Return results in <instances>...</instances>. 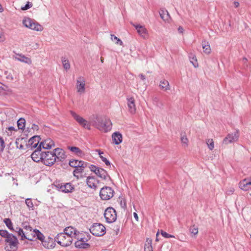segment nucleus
<instances>
[{
  "label": "nucleus",
  "instance_id": "1",
  "mask_svg": "<svg viewBox=\"0 0 251 251\" xmlns=\"http://www.w3.org/2000/svg\"><path fill=\"white\" fill-rule=\"evenodd\" d=\"M74 238L77 240L75 243V246L78 249H87L90 248V245L86 242L90 239L89 233L80 232L77 231L75 232Z\"/></svg>",
  "mask_w": 251,
  "mask_h": 251
},
{
  "label": "nucleus",
  "instance_id": "2",
  "mask_svg": "<svg viewBox=\"0 0 251 251\" xmlns=\"http://www.w3.org/2000/svg\"><path fill=\"white\" fill-rule=\"evenodd\" d=\"M95 126L100 130L106 132L111 129L112 123L108 118H98L97 119Z\"/></svg>",
  "mask_w": 251,
  "mask_h": 251
},
{
  "label": "nucleus",
  "instance_id": "3",
  "mask_svg": "<svg viewBox=\"0 0 251 251\" xmlns=\"http://www.w3.org/2000/svg\"><path fill=\"white\" fill-rule=\"evenodd\" d=\"M56 242L62 247L69 246L73 242V237L66 236L64 233L58 234L54 238Z\"/></svg>",
  "mask_w": 251,
  "mask_h": 251
},
{
  "label": "nucleus",
  "instance_id": "4",
  "mask_svg": "<svg viewBox=\"0 0 251 251\" xmlns=\"http://www.w3.org/2000/svg\"><path fill=\"white\" fill-rule=\"evenodd\" d=\"M23 25L27 28L37 31L43 30V27L34 20L29 18H25L23 20Z\"/></svg>",
  "mask_w": 251,
  "mask_h": 251
},
{
  "label": "nucleus",
  "instance_id": "5",
  "mask_svg": "<svg viewBox=\"0 0 251 251\" xmlns=\"http://www.w3.org/2000/svg\"><path fill=\"white\" fill-rule=\"evenodd\" d=\"M105 226L100 223H94L90 228V232L96 236H101L105 233Z\"/></svg>",
  "mask_w": 251,
  "mask_h": 251
},
{
  "label": "nucleus",
  "instance_id": "6",
  "mask_svg": "<svg viewBox=\"0 0 251 251\" xmlns=\"http://www.w3.org/2000/svg\"><path fill=\"white\" fill-rule=\"evenodd\" d=\"M55 155L53 151H45L43 153V163L46 166H52L56 160Z\"/></svg>",
  "mask_w": 251,
  "mask_h": 251
},
{
  "label": "nucleus",
  "instance_id": "7",
  "mask_svg": "<svg viewBox=\"0 0 251 251\" xmlns=\"http://www.w3.org/2000/svg\"><path fill=\"white\" fill-rule=\"evenodd\" d=\"M104 216L107 223H112L117 219L116 210L113 207H109L105 209Z\"/></svg>",
  "mask_w": 251,
  "mask_h": 251
},
{
  "label": "nucleus",
  "instance_id": "8",
  "mask_svg": "<svg viewBox=\"0 0 251 251\" xmlns=\"http://www.w3.org/2000/svg\"><path fill=\"white\" fill-rule=\"evenodd\" d=\"M5 242L8 243L10 249H7L6 251H16L18 249L19 242L17 238L12 234L8 236L5 240Z\"/></svg>",
  "mask_w": 251,
  "mask_h": 251
},
{
  "label": "nucleus",
  "instance_id": "9",
  "mask_svg": "<svg viewBox=\"0 0 251 251\" xmlns=\"http://www.w3.org/2000/svg\"><path fill=\"white\" fill-rule=\"evenodd\" d=\"M114 191L110 187L105 186L101 189L100 196L103 200H108L113 197Z\"/></svg>",
  "mask_w": 251,
  "mask_h": 251
},
{
  "label": "nucleus",
  "instance_id": "10",
  "mask_svg": "<svg viewBox=\"0 0 251 251\" xmlns=\"http://www.w3.org/2000/svg\"><path fill=\"white\" fill-rule=\"evenodd\" d=\"M44 153V152L41 151V146H39L31 154V157L34 162H39L40 161L43 162Z\"/></svg>",
  "mask_w": 251,
  "mask_h": 251
},
{
  "label": "nucleus",
  "instance_id": "11",
  "mask_svg": "<svg viewBox=\"0 0 251 251\" xmlns=\"http://www.w3.org/2000/svg\"><path fill=\"white\" fill-rule=\"evenodd\" d=\"M239 138V133L238 131L234 132V133H229L224 138L223 141V143L225 144H228L238 140Z\"/></svg>",
  "mask_w": 251,
  "mask_h": 251
},
{
  "label": "nucleus",
  "instance_id": "12",
  "mask_svg": "<svg viewBox=\"0 0 251 251\" xmlns=\"http://www.w3.org/2000/svg\"><path fill=\"white\" fill-rule=\"evenodd\" d=\"M41 138L40 136L35 135L30 138L27 144V146L31 149L37 148Z\"/></svg>",
  "mask_w": 251,
  "mask_h": 251
},
{
  "label": "nucleus",
  "instance_id": "13",
  "mask_svg": "<svg viewBox=\"0 0 251 251\" xmlns=\"http://www.w3.org/2000/svg\"><path fill=\"white\" fill-rule=\"evenodd\" d=\"M132 25L136 28L137 32L141 36L144 38H147L148 31L144 26L133 23H132Z\"/></svg>",
  "mask_w": 251,
  "mask_h": 251
},
{
  "label": "nucleus",
  "instance_id": "14",
  "mask_svg": "<svg viewBox=\"0 0 251 251\" xmlns=\"http://www.w3.org/2000/svg\"><path fill=\"white\" fill-rule=\"evenodd\" d=\"M58 188L60 191L66 193L72 192L74 190V187L70 183H66L64 184H58Z\"/></svg>",
  "mask_w": 251,
  "mask_h": 251
},
{
  "label": "nucleus",
  "instance_id": "15",
  "mask_svg": "<svg viewBox=\"0 0 251 251\" xmlns=\"http://www.w3.org/2000/svg\"><path fill=\"white\" fill-rule=\"evenodd\" d=\"M55 240L51 238H48L45 241H42V244L44 247L48 249L54 248L56 245Z\"/></svg>",
  "mask_w": 251,
  "mask_h": 251
},
{
  "label": "nucleus",
  "instance_id": "16",
  "mask_svg": "<svg viewBox=\"0 0 251 251\" xmlns=\"http://www.w3.org/2000/svg\"><path fill=\"white\" fill-rule=\"evenodd\" d=\"M85 80L83 77H79L77 79V85L76 88L77 89V91L79 93L84 92L85 91Z\"/></svg>",
  "mask_w": 251,
  "mask_h": 251
},
{
  "label": "nucleus",
  "instance_id": "17",
  "mask_svg": "<svg viewBox=\"0 0 251 251\" xmlns=\"http://www.w3.org/2000/svg\"><path fill=\"white\" fill-rule=\"evenodd\" d=\"M251 186V182L249 178H245L239 183V187L244 191H248Z\"/></svg>",
  "mask_w": 251,
  "mask_h": 251
},
{
  "label": "nucleus",
  "instance_id": "18",
  "mask_svg": "<svg viewBox=\"0 0 251 251\" xmlns=\"http://www.w3.org/2000/svg\"><path fill=\"white\" fill-rule=\"evenodd\" d=\"M39 146H41V149L42 147L44 149H50L51 148L52 146H54V143L50 139H47L45 141L41 142Z\"/></svg>",
  "mask_w": 251,
  "mask_h": 251
},
{
  "label": "nucleus",
  "instance_id": "19",
  "mask_svg": "<svg viewBox=\"0 0 251 251\" xmlns=\"http://www.w3.org/2000/svg\"><path fill=\"white\" fill-rule=\"evenodd\" d=\"M127 100L129 111L131 113H134L136 111L134 99L133 97H130L127 98Z\"/></svg>",
  "mask_w": 251,
  "mask_h": 251
},
{
  "label": "nucleus",
  "instance_id": "20",
  "mask_svg": "<svg viewBox=\"0 0 251 251\" xmlns=\"http://www.w3.org/2000/svg\"><path fill=\"white\" fill-rule=\"evenodd\" d=\"M53 151L56 155V159H58L59 161H61L63 159H65V152L61 149L56 148Z\"/></svg>",
  "mask_w": 251,
  "mask_h": 251
},
{
  "label": "nucleus",
  "instance_id": "21",
  "mask_svg": "<svg viewBox=\"0 0 251 251\" xmlns=\"http://www.w3.org/2000/svg\"><path fill=\"white\" fill-rule=\"evenodd\" d=\"M112 140L115 145H119L122 142V135L119 132H115L112 135Z\"/></svg>",
  "mask_w": 251,
  "mask_h": 251
},
{
  "label": "nucleus",
  "instance_id": "22",
  "mask_svg": "<svg viewBox=\"0 0 251 251\" xmlns=\"http://www.w3.org/2000/svg\"><path fill=\"white\" fill-rule=\"evenodd\" d=\"M96 175L104 180H106L108 178H110V176L107 172L102 168H99L98 170H97Z\"/></svg>",
  "mask_w": 251,
  "mask_h": 251
},
{
  "label": "nucleus",
  "instance_id": "23",
  "mask_svg": "<svg viewBox=\"0 0 251 251\" xmlns=\"http://www.w3.org/2000/svg\"><path fill=\"white\" fill-rule=\"evenodd\" d=\"M96 179L93 176H88L86 179V183L87 185L90 188L96 190L97 188V186L95 183Z\"/></svg>",
  "mask_w": 251,
  "mask_h": 251
},
{
  "label": "nucleus",
  "instance_id": "24",
  "mask_svg": "<svg viewBox=\"0 0 251 251\" xmlns=\"http://www.w3.org/2000/svg\"><path fill=\"white\" fill-rule=\"evenodd\" d=\"M77 230L75 228L72 226H68L64 229V233L66 236H72L73 238L75 236V232H76Z\"/></svg>",
  "mask_w": 251,
  "mask_h": 251
},
{
  "label": "nucleus",
  "instance_id": "25",
  "mask_svg": "<svg viewBox=\"0 0 251 251\" xmlns=\"http://www.w3.org/2000/svg\"><path fill=\"white\" fill-rule=\"evenodd\" d=\"M159 15L161 18L164 21H168L171 18L168 11L165 9L160 10Z\"/></svg>",
  "mask_w": 251,
  "mask_h": 251
},
{
  "label": "nucleus",
  "instance_id": "26",
  "mask_svg": "<svg viewBox=\"0 0 251 251\" xmlns=\"http://www.w3.org/2000/svg\"><path fill=\"white\" fill-rule=\"evenodd\" d=\"M11 90L7 86L0 83V94L2 95H7L11 93Z\"/></svg>",
  "mask_w": 251,
  "mask_h": 251
},
{
  "label": "nucleus",
  "instance_id": "27",
  "mask_svg": "<svg viewBox=\"0 0 251 251\" xmlns=\"http://www.w3.org/2000/svg\"><path fill=\"white\" fill-rule=\"evenodd\" d=\"M15 58L18 60L28 64H30L31 63V60L29 58L26 57L21 54H17Z\"/></svg>",
  "mask_w": 251,
  "mask_h": 251
},
{
  "label": "nucleus",
  "instance_id": "28",
  "mask_svg": "<svg viewBox=\"0 0 251 251\" xmlns=\"http://www.w3.org/2000/svg\"><path fill=\"white\" fill-rule=\"evenodd\" d=\"M70 113L73 117L79 124L80 125L83 124V122H85V120L84 119L77 115L73 111H70Z\"/></svg>",
  "mask_w": 251,
  "mask_h": 251
},
{
  "label": "nucleus",
  "instance_id": "29",
  "mask_svg": "<svg viewBox=\"0 0 251 251\" xmlns=\"http://www.w3.org/2000/svg\"><path fill=\"white\" fill-rule=\"evenodd\" d=\"M201 45L203 52L206 54H209L211 52V48L208 42L206 40H203L202 41Z\"/></svg>",
  "mask_w": 251,
  "mask_h": 251
},
{
  "label": "nucleus",
  "instance_id": "30",
  "mask_svg": "<svg viewBox=\"0 0 251 251\" xmlns=\"http://www.w3.org/2000/svg\"><path fill=\"white\" fill-rule=\"evenodd\" d=\"M68 149L71 151L74 152L75 154L78 156H82L84 155L83 151L78 147H68Z\"/></svg>",
  "mask_w": 251,
  "mask_h": 251
},
{
  "label": "nucleus",
  "instance_id": "31",
  "mask_svg": "<svg viewBox=\"0 0 251 251\" xmlns=\"http://www.w3.org/2000/svg\"><path fill=\"white\" fill-rule=\"evenodd\" d=\"M159 87L163 91L170 90L169 82L165 79L160 81Z\"/></svg>",
  "mask_w": 251,
  "mask_h": 251
},
{
  "label": "nucleus",
  "instance_id": "32",
  "mask_svg": "<svg viewBox=\"0 0 251 251\" xmlns=\"http://www.w3.org/2000/svg\"><path fill=\"white\" fill-rule=\"evenodd\" d=\"M32 232L34 234V238L36 237V239H38L42 242V241H44L45 237L38 229H33Z\"/></svg>",
  "mask_w": 251,
  "mask_h": 251
},
{
  "label": "nucleus",
  "instance_id": "33",
  "mask_svg": "<svg viewBox=\"0 0 251 251\" xmlns=\"http://www.w3.org/2000/svg\"><path fill=\"white\" fill-rule=\"evenodd\" d=\"M84 170L82 168H81L80 166H78L75 168V169L73 171L74 176L77 179L79 178V176L78 175V174H82L84 172Z\"/></svg>",
  "mask_w": 251,
  "mask_h": 251
},
{
  "label": "nucleus",
  "instance_id": "34",
  "mask_svg": "<svg viewBox=\"0 0 251 251\" xmlns=\"http://www.w3.org/2000/svg\"><path fill=\"white\" fill-rule=\"evenodd\" d=\"M151 243V239L150 238L147 239L145 245L144 251H153Z\"/></svg>",
  "mask_w": 251,
  "mask_h": 251
},
{
  "label": "nucleus",
  "instance_id": "35",
  "mask_svg": "<svg viewBox=\"0 0 251 251\" xmlns=\"http://www.w3.org/2000/svg\"><path fill=\"white\" fill-rule=\"evenodd\" d=\"M25 119L21 118L17 121V126L20 129H24L25 127Z\"/></svg>",
  "mask_w": 251,
  "mask_h": 251
},
{
  "label": "nucleus",
  "instance_id": "36",
  "mask_svg": "<svg viewBox=\"0 0 251 251\" xmlns=\"http://www.w3.org/2000/svg\"><path fill=\"white\" fill-rule=\"evenodd\" d=\"M61 61L63 66V67L66 70H68L70 68V65L68 59L65 57H61Z\"/></svg>",
  "mask_w": 251,
  "mask_h": 251
},
{
  "label": "nucleus",
  "instance_id": "37",
  "mask_svg": "<svg viewBox=\"0 0 251 251\" xmlns=\"http://www.w3.org/2000/svg\"><path fill=\"white\" fill-rule=\"evenodd\" d=\"M189 59L191 63L193 65L195 68L198 67V63L196 56L193 54L189 55Z\"/></svg>",
  "mask_w": 251,
  "mask_h": 251
},
{
  "label": "nucleus",
  "instance_id": "38",
  "mask_svg": "<svg viewBox=\"0 0 251 251\" xmlns=\"http://www.w3.org/2000/svg\"><path fill=\"white\" fill-rule=\"evenodd\" d=\"M3 222L6 225L8 229H9L10 230H14V228L13 227V224L9 218L4 219Z\"/></svg>",
  "mask_w": 251,
  "mask_h": 251
},
{
  "label": "nucleus",
  "instance_id": "39",
  "mask_svg": "<svg viewBox=\"0 0 251 251\" xmlns=\"http://www.w3.org/2000/svg\"><path fill=\"white\" fill-rule=\"evenodd\" d=\"M206 143L210 150L212 151L214 149V144L213 140L212 139H208L206 140Z\"/></svg>",
  "mask_w": 251,
  "mask_h": 251
},
{
  "label": "nucleus",
  "instance_id": "40",
  "mask_svg": "<svg viewBox=\"0 0 251 251\" xmlns=\"http://www.w3.org/2000/svg\"><path fill=\"white\" fill-rule=\"evenodd\" d=\"M16 232L18 233L19 236H21V240H24L26 238L25 236V232H24L23 229H19L18 230H16Z\"/></svg>",
  "mask_w": 251,
  "mask_h": 251
},
{
  "label": "nucleus",
  "instance_id": "41",
  "mask_svg": "<svg viewBox=\"0 0 251 251\" xmlns=\"http://www.w3.org/2000/svg\"><path fill=\"white\" fill-rule=\"evenodd\" d=\"M79 161L78 160L72 159L69 161V165L70 166L75 168L79 166Z\"/></svg>",
  "mask_w": 251,
  "mask_h": 251
},
{
  "label": "nucleus",
  "instance_id": "42",
  "mask_svg": "<svg viewBox=\"0 0 251 251\" xmlns=\"http://www.w3.org/2000/svg\"><path fill=\"white\" fill-rule=\"evenodd\" d=\"M22 226L26 230V232H32V228L31 226H30L27 223H23L22 224Z\"/></svg>",
  "mask_w": 251,
  "mask_h": 251
},
{
  "label": "nucleus",
  "instance_id": "43",
  "mask_svg": "<svg viewBox=\"0 0 251 251\" xmlns=\"http://www.w3.org/2000/svg\"><path fill=\"white\" fill-rule=\"evenodd\" d=\"M11 233H9L6 230H0V235L5 239L9 236H11Z\"/></svg>",
  "mask_w": 251,
  "mask_h": 251
},
{
  "label": "nucleus",
  "instance_id": "44",
  "mask_svg": "<svg viewBox=\"0 0 251 251\" xmlns=\"http://www.w3.org/2000/svg\"><path fill=\"white\" fill-rule=\"evenodd\" d=\"M31 233L29 234V232H25V236L26 238L25 239H27L29 241H33L34 239V235L32 231L31 232Z\"/></svg>",
  "mask_w": 251,
  "mask_h": 251
},
{
  "label": "nucleus",
  "instance_id": "45",
  "mask_svg": "<svg viewBox=\"0 0 251 251\" xmlns=\"http://www.w3.org/2000/svg\"><path fill=\"white\" fill-rule=\"evenodd\" d=\"M5 147L3 139L0 136V151L2 152Z\"/></svg>",
  "mask_w": 251,
  "mask_h": 251
},
{
  "label": "nucleus",
  "instance_id": "46",
  "mask_svg": "<svg viewBox=\"0 0 251 251\" xmlns=\"http://www.w3.org/2000/svg\"><path fill=\"white\" fill-rule=\"evenodd\" d=\"M181 142L183 144H185L186 145H187V143H188V139L186 137V135H185V133L183 134V133H181Z\"/></svg>",
  "mask_w": 251,
  "mask_h": 251
},
{
  "label": "nucleus",
  "instance_id": "47",
  "mask_svg": "<svg viewBox=\"0 0 251 251\" xmlns=\"http://www.w3.org/2000/svg\"><path fill=\"white\" fill-rule=\"evenodd\" d=\"M25 203L28 208H32L33 207V204L31 199H26L25 200Z\"/></svg>",
  "mask_w": 251,
  "mask_h": 251
},
{
  "label": "nucleus",
  "instance_id": "48",
  "mask_svg": "<svg viewBox=\"0 0 251 251\" xmlns=\"http://www.w3.org/2000/svg\"><path fill=\"white\" fill-rule=\"evenodd\" d=\"M111 39L112 40H117L116 44L120 45H123V42L119 38H117L114 35H111Z\"/></svg>",
  "mask_w": 251,
  "mask_h": 251
},
{
  "label": "nucleus",
  "instance_id": "49",
  "mask_svg": "<svg viewBox=\"0 0 251 251\" xmlns=\"http://www.w3.org/2000/svg\"><path fill=\"white\" fill-rule=\"evenodd\" d=\"M32 6V4L31 2L27 1L26 4L25 5L24 7L21 8L22 10H25L29 9L30 7Z\"/></svg>",
  "mask_w": 251,
  "mask_h": 251
},
{
  "label": "nucleus",
  "instance_id": "50",
  "mask_svg": "<svg viewBox=\"0 0 251 251\" xmlns=\"http://www.w3.org/2000/svg\"><path fill=\"white\" fill-rule=\"evenodd\" d=\"M78 163H79V166H80V167L81 168H82L83 169L86 168L88 165V163L84 162L83 161H82V160H80L79 161Z\"/></svg>",
  "mask_w": 251,
  "mask_h": 251
},
{
  "label": "nucleus",
  "instance_id": "51",
  "mask_svg": "<svg viewBox=\"0 0 251 251\" xmlns=\"http://www.w3.org/2000/svg\"><path fill=\"white\" fill-rule=\"evenodd\" d=\"M161 234L163 237H164L166 238L174 237V236L173 235L169 234L167 233V232L164 231L163 230H161Z\"/></svg>",
  "mask_w": 251,
  "mask_h": 251
},
{
  "label": "nucleus",
  "instance_id": "52",
  "mask_svg": "<svg viewBox=\"0 0 251 251\" xmlns=\"http://www.w3.org/2000/svg\"><path fill=\"white\" fill-rule=\"evenodd\" d=\"M23 139V138H21V139H16V146H17V148H19L20 149H23V148H24V146L23 145L21 144H19V141H22V140Z\"/></svg>",
  "mask_w": 251,
  "mask_h": 251
},
{
  "label": "nucleus",
  "instance_id": "53",
  "mask_svg": "<svg viewBox=\"0 0 251 251\" xmlns=\"http://www.w3.org/2000/svg\"><path fill=\"white\" fill-rule=\"evenodd\" d=\"M80 125L85 128L88 129L89 130L90 129V125L86 120L85 122H83V124H81Z\"/></svg>",
  "mask_w": 251,
  "mask_h": 251
},
{
  "label": "nucleus",
  "instance_id": "54",
  "mask_svg": "<svg viewBox=\"0 0 251 251\" xmlns=\"http://www.w3.org/2000/svg\"><path fill=\"white\" fill-rule=\"evenodd\" d=\"M89 168L92 172L95 173L96 174V173L97 172V170H98L99 168L97 167L96 166L94 165H91L89 166Z\"/></svg>",
  "mask_w": 251,
  "mask_h": 251
},
{
  "label": "nucleus",
  "instance_id": "55",
  "mask_svg": "<svg viewBox=\"0 0 251 251\" xmlns=\"http://www.w3.org/2000/svg\"><path fill=\"white\" fill-rule=\"evenodd\" d=\"M100 158L101 159V160L103 162H104L106 165H107V166L110 165V162L105 157H104L103 156H100Z\"/></svg>",
  "mask_w": 251,
  "mask_h": 251
},
{
  "label": "nucleus",
  "instance_id": "56",
  "mask_svg": "<svg viewBox=\"0 0 251 251\" xmlns=\"http://www.w3.org/2000/svg\"><path fill=\"white\" fill-rule=\"evenodd\" d=\"M234 192V189L233 188H230L226 191V194L228 195H230L232 194Z\"/></svg>",
  "mask_w": 251,
  "mask_h": 251
},
{
  "label": "nucleus",
  "instance_id": "57",
  "mask_svg": "<svg viewBox=\"0 0 251 251\" xmlns=\"http://www.w3.org/2000/svg\"><path fill=\"white\" fill-rule=\"evenodd\" d=\"M190 230L191 233L194 234V235H196L198 233V228H191Z\"/></svg>",
  "mask_w": 251,
  "mask_h": 251
},
{
  "label": "nucleus",
  "instance_id": "58",
  "mask_svg": "<svg viewBox=\"0 0 251 251\" xmlns=\"http://www.w3.org/2000/svg\"><path fill=\"white\" fill-rule=\"evenodd\" d=\"M114 230L116 232V234L117 235L120 230V226H117L116 227H114Z\"/></svg>",
  "mask_w": 251,
  "mask_h": 251
},
{
  "label": "nucleus",
  "instance_id": "59",
  "mask_svg": "<svg viewBox=\"0 0 251 251\" xmlns=\"http://www.w3.org/2000/svg\"><path fill=\"white\" fill-rule=\"evenodd\" d=\"M31 128L33 129V130H38L39 129V127L38 125L34 124L32 125Z\"/></svg>",
  "mask_w": 251,
  "mask_h": 251
},
{
  "label": "nucleus",
  "instance_id": "60",
  "mask_svg": "<svg viewBox=\"0 0 251 251\" xmlns=\"http://www.w3.org/2000/svg\"><path fill=\"white\" fill-rule=\"evenodd\" d=\"M178 31L179 32V33H183V31H184V29L181 26H179L178 28Z\"/></svg>",
  "mask_w": 251,
  "mask_h": 251
},
{
  "label": "nucleus",
  "instance_id": "61",
  "mask_svg": "<svg viewBox=\"0 0 251 251\" xmlns=\"http://www.w3.org/2000/svg\"><path fill=\"white\" fill-rule=\"evenodd\" d=\"M133 216H134L135 219L136 220V221H138V220H139L138 216L136 212L133 213Z\"/></svg>",
  "mask_w": 251,
  "mask_h": 251
},
{
  "label": "nucleus",
  "instance_id": "62",
  "mask_svg": "<svg viewBox=\"0 0 251 251\" xmlns=\"http://www.w3.org/2000/svg\"><path fill=\"white\" fill-rule=\"evenodd\" d=\"M139 76H140V78H141L142 80H145L146 76H145V75H144L141 74H140Z\"/></svg>",
  "mask_w": 251,
  "mask_h": 251
},
{
  "label": "nucleus",
  "instance_id": "63",
  "mask_svg": "<svg viewBox=\"0 0 251 251\" xmlns=\"http://www.w3.org/2000/svg\"><path fill=\"white\" fill-rule=\"evenodd\" d=\"M234 5L235 7L237 8V7H239V2L238 1H234Z\"/></svg>",
  "mask_w": 251,
  "mask_h": 251
},
{
  "label": "nucleus",
  "instance_id": "64",
  "mask_svg": "<svg viewBox=\"0 0 251 251\" xmlns=\"http://www.w3.org/2000/svg\"><path fill=\"white\" fill-rule=\"evenodd\" d=\"M96 151H97V152H98L99 153V154L100 155V156H102V154L103 153V152L101 151L100 150H96Z\"/></svg>",
  "mask_w": 251,
  "mask_h": 251
}]
</instances>
